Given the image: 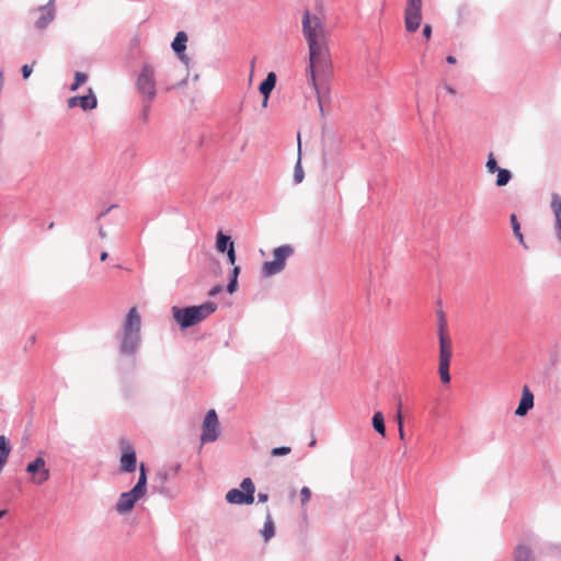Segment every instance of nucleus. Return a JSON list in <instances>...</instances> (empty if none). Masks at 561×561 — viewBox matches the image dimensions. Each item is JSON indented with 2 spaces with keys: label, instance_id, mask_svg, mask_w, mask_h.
Returning a JSON list of instances; mask_svg holds the SVG:
<instances>
[{
  "label": "nucleus",
  "instance_id": "obj_1",
  "mask_svg": "<svg viewBox=\"0 0 561 561\" xmlns=\"http://www.w3.org/2000/svg\"><path fill=\"white\" fill-rule=\"evenodd\" d=\"M319 104L321 116H324L320 85L327 83L332 76V61L328 44L309 47V66L307 69Z\"/></svg>",
  "mask_w": 561,
  "mask_h": 561
},
{
  "label": "nucleus",
  "instance_id": "obj_2",
  "mask_svg": "<svg viewBox=\"0 0 561 561\" xmlns=\"http://www.w3.org/2000/svg\"><path fill=\"white\" fill-rule=\"evenodd\" d=\"M217 309V304L208 301L199 306H191L186 308H172L173 319L182 328L186 329L193 327L208 316H210Z\"/></svg>",
  "mask_w": 561,
  "mask_h": 561
},
{
  "label": "nucleus",
  "instance_id": "obj_3",
  "mask_svg": "<svg viewBox=\"0 0 561 561\" xmlns=\"http://www.w3.org/2000/svg\"><path fill=\"white\" fill-rule=\"evenodd\" d=\"M141 319L136 307L129 309L124 322V333L121 343V352L131 354L136 351L140 341Z\"/></svg>",
  "mask_w": 561,
  "mask_h": 561
},
{
  "label": "nucleus",
  "instance_id": "obj_4",
  "mask_svg": "<svg viewBox=\"0 0 561 561\" xmlns=\"http://www.w3.org/2000/svg\"><path fill=\"white\" fill-rule=\"evenodd\" d=\"M147 492V470L145 463L141 462L139 466V477L136 485L119 495L118 501L115 505V510L118 514H128L134 508L137 501L142 499Z\"/></svg>",
  "mask_w": 561,
  "mask_h": 561
},
{
  "label": "nucleus",
  "instance_id": "obj_5",
  "mask_svg": "<svg viewBox=\"0 0 561 561\" xmlns=\"http://www.w3.org/2000/svg\"><path fill=\"white\" fill-rule=\"evenodd\" d=\"M438 337H439V364L438 373L443 383L450 382L449 365L453 355L451 340L447 331L446 320L443 313H440L439 325H438Z\"/></svg>",
  "mask_w": 561,
  "mask_h": 561
},
{
  "label": "nucleus",
  "instance_id": "obj_6",
  "mask_svg": "<svg viewBox=\"0 0 561 561\" xmlns=\"http://www.w3.org/2000/svg\"><path fill=\"white\" fill-rule=\"evenodd\" d=\"M302 32L308 47L328 44L329 33L323 20L306 11L302 19Z\"/></svg>",
  "mask_w": 561,
  "mask_h": 561
},
{
  "label": "nucleus",
  "instance_id": "obj_7",
  "mask_svg": "<svg viewBox=\"0 0 561 561\" xmlns=\"http://www.w3.org/2000/svg\"><path fill=\"white\" fill-rule=\"evenodd\" d=\"M43 455V451H38L35 459L30 461L25 468L30 474V482L34 485H43L50 478V471Z\"/></svg>",
  "mask_w": 561,
  "mask_h": 561
},
{
  "label": "nucleus",
  "instance_id": "obj_8",
  "mask_svg": "<svg viewBox=\"0 0 561 561\" xmlns=\"http://www.w3.org/2000/svg\"><path fill=\"white\" fill-rule=\"evenodd\" d=\"M294 249L290 245H282L273 251V261L265 262L262 266L264 276H272L285 268L286 260L293 254Z\"/></svg>",
  "mask_w": 561,
  "mask_h": 561
},
{
  "label": "nucleus",
  "instance_id": "obj_9",
  "mask_svg": "<svg viewBox=\"0 0 561 561\" xmlns=\"http://www.w3.org/2000/svg\"><path fill=\"white\" fill-rule=\"evenodd\" d=\"M241 490L231 489L226 494V500L230 504H252L254 502L255 486L250 478L243 479Z\"/></svg>",
  "mask_w": 561,
  "mask_h": 561
},
{
  "label": "nucleus",
  "instance_id": "obj_10",
  "mask_svg": "<svg viewBox=\"0 0 561 561\" xmlns=\"http://www.w3.org/2000/svg\"><path fill=\"white\" fill-rule=\"evenodd\" d=\"M422 0H405L404 27L407 32H416L422 23Z\"/></svg>",
  "mask_w": 561,
  "mask_h": 561
},
{
  "label": "nucleus",
  "instance_id": "obj_11",
  "mask_svg": "<svg viewBox=\"0 0 561 561\" xmlns=\"http://www.w3.org/2000/svg\"><path fill=\"white\" fill-rule=\"evenodd\" d=\"M137 90L147 99L148 102H151L156 95V80H154V70L152 66L145 65L141 69V72L136 82Z\"/></svg>",
  "mask_w": 561,
  "mask_h": 561
},
{
  "label": "nucleus",
  "instance_id": "obj_12",
  "mask_svg": "<svg viewBox=\"0 0 561 561\" xmlns=\"http://www.w3.org/2000/svg\"><path fill=\"white\" fill-rule=\"evenodd\" d=\"M219 436V421L215 410H209L204 419L202 442H214Z\"/></svg>",
  "mask_w": 561,
  "mask_h": 561
},
{
  "label": "nucleus",
  "instance_id": "obj_13",
  "mask_svg": "<svg viewBox=\"0 0 561 561\" xmlns=\"http://www.w3.org/2000/svg\"><path fill=\"white\" fill-rule=\"evenodd\" d=\"M121 448L119 470L122 472H134L137 468V456L134 447L126 439H122Z\"/></svg>",
  "mask_w": 561,
  "mask_h": 561
},
{
  "label": "nucleus",
  "instance_id": "obj_14",
  "mask_svg": "<svg viewBox=\"0 0 561 561\" xmlns=\"http://www.w3.org/2000/svg\"><path fill=\"white\" fill-rule=\"evenodd\" d=\"M55 0H49L46 5L39 7L36 12L38 18L35 21V27L39 31L45 30L55 19Z\"/></svg>",
  "mask_w": 561,
  "mask_h": 561
},
{
  "label": "nucleus",
  "instance_id": "obj_15",
  "mask_svg": "<svg viewBox=\"0 0 561 561\" xmlns=\"http://www.w3.org/2000/svg\"><path fill=\"white\" fill-rule=\"evenodd\" d=\"M323 164L327 168L334 169L341 174L344 173L342 154L339 149H328L323 153Z\"/></svg>",
  "mask_w": 561,
  "mask_h": 561
},
{
  "label": "nucleus",
  "instance_id": "obj_16",
  "mask_svg": "<svg viewBox=\"0 0 561 561\" xmlns=\"http://www.w3.org/2000/svg\"><path fill=\"white\" fill-rule=\"evenodd\" d=\"M534 407V394L527 386L523 388L522 399L515 411L518 416H524Z\"/></svg>",
  "mask_w": 561,
  "mask_h": 561
},
{
  "label": "nucleus",
  "instance_id": "obj_17",
  "mask_svg": "<svg viewBox=\"0 0 561 561\" xmlns=\"http://www.w3.org/2000/svg\"><path fill=\"white\" fill-rule=\"evenodd\" d=\"M551 209L554 215L556 224L554 228L557 231V237L559 241L561 242V197L558 195H553L552 202H551Z\"/></svg>",
  "mask_w": 561,
  "mask_h": 561
},
{
  "label": "nucleus",
  "instance_id": "obj_18",
  "mask_svg": "<svg viewBox=\"0 0 561 561\" xmlns=\"http://www.w3.org/2000/svg\"><path fill=\"white\" fill-rule=\"evenodd\" d=\"M275 84L276 75L274 72H268L265 80L260 84L259 90L263 94V96L270 98V94L275 88Z\"/></svg>",
  "mask_w": 561,
  "mask_h": 561
},
{
  "label": "nucleus",
  "instance_id": "obj_19",
  "mask_svg": "<svg viewBox=\"0 0 561 561\" xmlns=\"http://www.w3.org/2000/svg\"><path fill=\"white\" fill-rule=\"evenodd\" d=\"M96 104H98L96 98L92 93L91 89H90V93L88 95L79 96V106L84 111L95 108Z\"/></svg>",
  "mask_w": 561,
  "mask_h": 561
},
{
  "label": "nucleus",
  "instance_id": "obj_20",
  "mask_svg": "<svg viewBox=\"0 0 561 561\" xmlns=\"http://www.w3.org/2000/svg\"><path fill=\"white\" fill-rule=\"evenodd\" d=\"M513 561H534L531 551L524 545L517 546Z\"/></svg>",
  "mask_w": 561,
  "mask_h": 561
},
{
  "label": "nucleus",
  "instance_id": "obj_21",
  "mask_svg": "<svg viewBox=\"0 0 561 561\" xmlns=\"http://www.w3.org/2000/svg\"><path fill=\"white\" fill-rule=\"evenodd\" d=\"M186 42H187V35L185 34V32H183V31L179 32L172 43V49L176 54L183 53L186 48Z\"/></svg>",
  "mask_w": 561,
  "mask_h": 561
},
{
  "label": "nucleus",
  "instance_id": "obj_22",
  "mask_svg": "<svg viewBox=\"0 0 561 561\" xmlns=\"http://www.w3.org/2000/svg\"><path fill=\"white\" fill-rule=\"evenodd\" d=\"M510 220H511V225H512V228H513V232H514V236L517 238V240L519 241V243L527 248L526 243H525V240H524V236L520 231V225L517 220V217L515 214H512L511 217H510Z\"/></svg>",
  "mask_w": 561,
  "mask_h": 561
},
{
  "label": "nucleus",
  "instance_id": "obj_23",
  "mask_svg": "<svg viewBox=\"0 0 561 561\" xmlns=\"http://www.w3.org/2000/svg\"><path fill=\"white\" fill-rule=\"evenodd\" d=\"M373 426L381 435H386L385 419L381 412H376L373 416Z\"/></svg>",
  "mask_w": 561,
  "mask_h": 561
},
{
  "label": "nucleus",
  "instance_id": "obj_24",
  "mask_svg": "<svg viewBox=\"0 0 561 561\" xmlns=\"http://www.w3.org/2000/svg\"><path fill=\"white\" fill-rule=\"evenodd\" d=\"M261 533L265 541H268L275 535L274 522L270 515L266 517Z\"/></svg>",
  "mask_w": 561,
  "mask_h": 561
},
{
  "label": "nucleus",
  "instance_id": "obj_25",
  "mask_svg": "<svg viewBox=\"0 0 561 561\" xmlns=\"http://www.w3.org/2000/svg\"><path fill=\"white\" fill-rule=\"evenodd\" d=\"M11 451L10 444L4 435H0V462L5 463Z\"/></svg>",
  "mask_w": 561,
  "mask_h": 561
},
{
  "label": "nucleus",
  "instance_id": "obj_26",
  "mask_svg": "<svg viewBox=\"0 0 561 561\" xmlns=\"http://www.w3.org/2000/svg\"><path fill=\"white\" fill-rule=\"evenodd\" d=\"M496 172H497L496 185H499V186L506 185L512 178L511 172L506 169H500Z\"/></svg>",
  "mask_w": 561,
  "mask_h": 561
},
{
  "label": "nucleus",
  "instance_id": "obj_27",
  "mask_svg": "<svg viewBox=\"0 0 561 561\" xmlns=\"http://www.w3.org/2000/svg\"><path fill=\"white\" fill-rule=\"evenodd\" d=\"M228 243H229V237L219 232L217 236V243H216L217 250L219 252H225Z\"/></svg>",
  "mask_w": 561,
  "mask_h": 561
},
{
  "label": "nucleus",
  "instance_id": "obj_28",
  "mask_svg": "<svg viewBox=\"0 0 561 561\" xmlns=\"http://www.w3.org/2000/svg\"><path fill=\"white\" fill-rule=\"evenodd\" d=\"M87 81V75L82 72H76L75 82L71 84L70 90L76 91L81 84Z\"/></svg>",
  "mask_w": 561,
  "mask_h": 561
},
{
  "label": "nucleus",
  "instance_id": "obj_29",
  "mask_svg": "<svg viewBox=\"0 0 561 561\" xmlns=\"http://www.w3.org/2000/svg\"><path fill=\"white\" fill-rule=\"evenodd\" d=\"M486 169H488V172H490V173H494L500 170V168L497 167V162H496L495 158L493 157V153L489 154V158L486 161Z\"/></svg>",
  "mask_w": 561,
  "mask_h": 561
},
{
  "label": "nucleus",
  "instance_id": "obj_30",
  "mask_svg": "<svg viewBox=\"0 0 561 561\" xmlns=\"http://www.w3.org/2000/svg\"><path fill=\"white\" fill-rule=\"evenodd\" d=\"M291 451L290 447H275L272 449L271 455L274 457L285 456Z\"/></svg>",
  "mask_w": 561,
  "mask_h": 561
},
{
  "label": "nucleus",
  "instance_id": "obj_31",
  "mask_svg": "<svg viewBox=\"0 0 561 561\" xmlns=\"http://www.w3.org/2000/svg\"><path fill=\"white\" fill-rule=\"evenodd\" d=\"M301 504L306 505L311 499V491L308 486H304L300 490Z\"/></svg>",
  "mask_w": 561,
  "mask_h": 561
},
{
  "label": "nucleus",
  "instance_id": "obj_32",
  "mask_svg": "<svg viewBox=\"0 0 561 561\" xmlns=\"http://www.w3.org/2000/svg\"><path fill=\"white\" fill-rule=\"evenodd\" d=\"M294 179H295L296 183H300L304 179V171H302L299 162L295 169Z\"/></svg>",
  "mask_w": 561,
  "mask_h": 561
},
{
  "label": "nucleus",
  "instance_id": "obj_33",
  "mask_svg": "<svg viewBox=\"0 0 561 561\" xmlns=\"http://www.w3.org/2000/svg\"><path fill=\"white\" fill-rule=\"evenodd\" d=\"M397 421H398V427H399V436L400 439H404V431H403V423H402V413L397 414Z\"/></svg>",
  "mask_w": 561,
  "mask_h": 561
},
{
  "label": "nucleus",
  "instance_id": "obj_34",
  "mask_svg": "<svg viewBox=\"0 0 561 561\" xmlns=\"http://www.w3.org/2000/svg\"><path fill=\"white\" fill-rule=\"evenodd\" d=\"M227 254H228L229 262L231 264H234V262H236V252H234L233 243L232 242H230V248H229Z\"/></svg>",
  "mask_w": 561,
  "mask_h": 561
},
{
  "label": "nucleus",
  "instance_id": "obj_35",
  "mask_svg": "<svg viewBox=\"0 0 561 561\" xmlns=\"http://www.w3.org/2000/svg\"><path fill=\"white\" fill-rule=\"evenodd\" d=\"M423 36L428 41L432 36V26L430 24H425L423 27Z\"/></svg>",
  "mask_w": 561,
  "mask_h": 561
},
{
  "label": "nucleus",
  "instance_id": "obj_36",
  "mask_svg": "<svg viewBox=\"0 0 561 561\" xmlns=\"http://www.w3.org/2000/svg\"><path fill=\"white\" fill-rule=\"evenodd\" d=\"M32 73V66H28V65H24L22 67V75H23V78L24 79H27Z\"/></svg>",
  "mask_w": 561,
  "mask_h": 561
},
{
  "label": "nucleus",
  "instance_id": "obj_37",
  "mask_svg": "<svg viewBox=\"0 0 561 561\" xmlns=\"http://www.w3.org/2000/svg\"><path fill=\"white\" fill-rule=\"evenodd\" d=\"M68 106L69 107H75V106H79V96H72L68 100Z\"/></svg>",
  "mask_w": 561,
  "mask_h": 561
},
{
  "label": "nucleus",
  "instance_id": "obj_38",
  "mask_svg": "<svg viewBox=\"0 0 561 561\" xmlns=\"http://www.w3.org/2000/svg\"><path fill=\"white\" fill-rule=\"evenodd\" d=\"M237 287V279L232 278L230 283L227 286V290L232 294L236 290Z\"/></svg>",
  "mask_w": 561,
  "mask_h": 561
},
{
  "label": "nucleus",
  "instance_id": "obj_39",
  "mask_svg": "<svg viewBox=\"0 0 561 561\" xmlns=\"http://www.w3.org/2000/svg\"><path fill=\"white\" fill-rule=\"evenodd\" d=\"M221 291V287L220 286H215L213 287L210 290H209V296H215L217 295L218 293Z\"/></svg>",
  "mask_w": 561,
  "mask_h": 561
},
{
  "label": "nucleus",
  "instance_id": "obj_40",
  "mask_svg": "<svg viewBox=\"0 0 561 561\" xmlns=\"http://www.w3.org/2000/svg\"><path fill=\"white\" fill-rule=\"evenodd\" d=\"M445 89H446V91H447L449 94H453V95H454V94H456V90H455L453 87H450V85L446 84V85H445Z\"/></svg>",
  "mask_w": 561,
  "mask_h": 561
},
{
  "label": "nucleus",
  "instance_id": "obj_41",
  "mask_svg": "<svg viewBox=\"0 0 561 561\" xmlns=\"http://www.w3.org/2000/svg\"><path fill=\"white\" fill-rule=\"evenodd\" d=\"M267 499H268V495H267V494H265V493H259V500H260L261 502H266V501H267Z\"/></svg>",
  "mask_w": 561,
  "mask_h": 561
},
{
  "label": "nucleus",
  "instance_id": "obj_42",
  "mask_svg": "<svg viewBox=\"0 0 561 561\" xmlns=\"http://www.w3.org/2000/svg\"><path fill=\"white\" fill-rule=\"evenodd\" d=\"M239 272L240 267L236 266L232 271V278L237 279Z\"/></svg>",
  "mask_w": 561,
  "mask_h": 561
},
{
  "label": "nucleus",
  "instance_id": "obj_43",
  "mask_svg": "<svg viewBox=\"0 0 561 561\" xmlns=\"http://www.w3.org/2000/svg\"><path fill=\"white\" fill-rule=\"evenodd\" d=\"M446 60L448 64H451V65L456 64V58L454 56H447Z\"/></svg>",
  "mask_w": 561,
  "mask_h": 561
},
{
  "label": "nucleus",
  "instance_id": "obj_44",
  "mask_svg": "<svg viewBox=\"0 0 561 561\" xmlns=\"http://www.w3.org/2000/svg\"><path fill=\"white\" fill-rule=\"evenodd\" d=\"M99 234L102 239H105L107 237L106 231H104L103 229H100Z\"/></svg>",
  "mask_w": 561,
  "mask_h": 561
},
{
  "label": "nucleus",
  "instance_id": "obj_45",
  "mask_svg": "<svg viewBox=\"0 0 561 561\" xmlns=\"http://www.w3.org/2000/svg\"><path fill=\"white\" fill-rule=\"evenodd\" d=\"M397 408H398L397 414H398L399 412L401 413V409H402V401H401V399H399V400H398Z\"/></svg>",
  "mask_w": 561,
  "mask_h": 561
},
{
  "label": "nucleus",
  "instance_id": "obj_46",
  "mask_svg": "<svg viewBox=\"0 0 561 561\" xmlns=\"http://www.w3.org/2000/svg\"><path fill=\"white\" fill-rule=\"evenodd\" d=\"M107 256H108L107 252L104 251L101 253L100 259H101V261H105L107 259Z\"/></svg>",
  "mask_w": 561,
  "mask_h": 561
},
{
  "label": "nucleus",
  "instance_id": "obj_47",
  "mask_svg": "<svg viewBox=\"0 0 561 561\" xmlns=\"http://www.w3.org/2000/svg\"><path fill=\"white\" fill-rule=\"evenodd\" d=\"M267 103H268V98L263 96L262 106H263V107H266V106H267Z\"/></svg>",
  "mask_w": 561,
  "mask_h": 561
},
{
  "label": "nucleus",
  "instance_id": "obj_48",
  "mask_svg": "<svg viewBox=\"0 0 561 561\" xmlns=\"http://www.w3.org/2000/svg\"><path fill=\"white\" fill-rule=\"evenodd\" d=\"M394 561H402V559H401L399 556H397V557L394 558Z\"/></svg>",
  "mask_w": 561,
  "mask_h": 561
},
{
  "label": "nucleus",
  "instance_id": "obj_49",
  "mask_svg": "<svg viewBox=\"0 0 561 561\" xmlns=\"http://www.w3.org/2000/svg\"><path fill=\"white\" fill-rule=\"evenodd\" d=\"M49 229H53L54 228V222H50L49 226H48Z\"/></svg>",
  "mask_w": 561,
  "mask_h": 561
},
{
  "label": "nucleus",
  "instance_id": "obj_50",
  "mask_svg": "<svg viewBox=\"0 0 561 561\" xmlns=\"http://www.w3.org/2000/svg\"><path fill=\"white\" fill-rule=\"evenodd\" d=\"M4 512L0 511V518L3 516Z\"/></svg>",
  "mask_w": 561,
  "mask_h": 561
}]
</instances>
